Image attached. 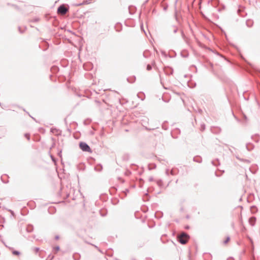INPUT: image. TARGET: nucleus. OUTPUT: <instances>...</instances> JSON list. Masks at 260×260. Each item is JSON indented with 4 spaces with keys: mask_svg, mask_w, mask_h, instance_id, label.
Masks as SVG:
<instances>
[{
    "mask_svg": "<svg viewBox=\"0 0 260 260\" xmlns=\"http://www.w3.org/2000/svg\"><path fill=\"white\" fill-rule=\"evenodd\" d=\"M189 238V237L187 234L183 233L178 238V241L182 244H185L187 242Z\"/></svg>",
    "mask_w": 260,
    "mask_h": 260,
    "instance_id": "obj_1",
    "label": "nucleus"
},
{
    "mask_svg": "<svg viewBox=\"0 0 260 260\" xmlns=\"http://www.w3.org/2000/svg\"><path fill=\"white\" fill-rule=\"evenodd\" d=\"M80 148L85 152H91V150L89 146L85 142H81L79 143Z\"/></svg>",
    "mask_w": 260,
    "mask_h": 260,
    "instance_id": "obj_2",
    "label": "nucleus"
},
{
    "mask_svg": "<svg viewBox=\"0 0 260 260\" xmlns=\"http://www.w3.org/2000/svg\"><path fill=\"white\" fill-rule=\"evenodd\" d=\"M69 11V8L62 4L59 6L57 9V13L61 15L66 14Z\"/></svg>",
    "mask_w": 260,
    "mask_h": 260,
    "instance_id": "obj_3",
    "label": "nucleus"
},
{
    "mask_svg": "<svg viewBox=\"0 0 260 260\" xmlns=\"http://www.w3.org/2000/svg\"><path fill=\"white\" fill-rule=\"evenodd\" d=\"M180 131L179 129H174L172 132H171V135L172 136V137H173L174 138H177V137L176 135V134H180Z\"/></svg>",
    "mask_w": 260,
    "mask_h": 260,
    "instance_id": "obj_4",
    "label": "nucleus"
},
{
    "mask_svg": "<svg viewBox=\"0 0 260 260\" xmlns=\"http://www.w3.org/2000/svg\"><path fill=\"white\" fill-rule=\"evenodd\" d=\"M256 221V218L254 216L251 217L249 219V223L251 226H254Z\"/></svg>",
    "mask_w": 260,
    "mask_h": 260,
    "instance_id": "obj_5",
    "label": "nucleus"
},
{
    "mask_svg": "<svg viewBox=\"0 0 260 260\" xmlns=\"http://www.w3.org/2000/svg\"><path fill=\"white\" fill-rule=\"evenodd\" d=\"M193 161L198 163H201L202 161V159L200 156H196L193 157Z\"/></svg>",
    "mask_w": 260,
    "mask_h": 260,
    "instance_id": "obj_6",
    "label": "nucleus"
},
{
    "mask_svg": "<svg viewBox=\"0 0 260 260\" xmlns=\"http://www.w3.org/2000/svg\"><path fill=\"white\" fill-rule=\"evenodd\" d=\"M246 24L248 27H251L253 24V21L252 20H247L246 21Z\"/></svg>",
    "mask_w": 260,
    "mask_h": 260,
    "instance_id": "obj_7",
    "label": "nucleus"
},
{
    "mask_svg": "<svg viewBox=\"0 0 260 260\" xmlns=\"http://www.w3.org/2000/svg\"><path fill=\"white\" fill-rule=\"evenodd\" d=\"M34 228L32 225H28L27 227L26 228V231L28 233H31L33 231Z\"/></svg>",
    "mask_w": 260,
    "mask_h": 260,
    "instance_id": "obj_8",
    "label": "nucleus"
},
{
    "mask_svg": "<svg viewBox=\"0 0 260 260\" xmlns=\"http://www.w3.org/2000/svg\"><path fill=\"white\" fill-rule=\"evenodd\" d=\"M148 118H146V117H144V118L143 119H142V124L143 126H145L146 127V126L145 125L146 124V123L148 122Z\"/></svg>",
    "mask_w": 260,
    "mask_h": 260,
    "instance_id": "obj_9",
    "label": "nucleus"
},
{
    "mask_svg": "<svg viewBox=\"0 0 260 260\" xmlns=\"http://www.w3.org/2000/svg\"><path fill=\"white\" fill-rule=\"evenodd\" d=\"M254 148V146L252 144H247L246 145V148L248 151H251Z\"/></svg>",
    "mask_w": 260,
    "mask_h": 260,
    "instance_id": "obj_10",
    "label": "nucleus"
},
{
    "mask_svg": "<svg viewBox=\"0 0 260 260\" xmlns=\"http://www.w3.org/2000/svg\"><path fill=\"white\" fill-rule=\"evenodd\" d=\"M136 80V77L134 76L132 78H127V80L129 83H133L135 82Z\"/></svg>",
    "mask_w": 260,
    "mask_h": 260,
    "instance_id": "obj_11",
    "label": "nucleus"
},
{
    "mask_svg": "<svg viewBox=\"0 0 260 260\" xmlns=\"http://www.w3.org/2000/svg\"><path fill=\"white\" fill-rule=\"evenodd\" d=\"M156 184L159 187H161L163 185L162 181L161 179L157 180L156 181Z\"/></svg>",
    "mask_w": 260,
    "mask_h": 260,
    "instance_id": "obj_12",
    "label": "nucleus"
},
{
    "mask_svg": "<svg viewBox=\"0 0 260 260\" xmlns=\"http://www.w3.org/2000/svg\"><path fill=\"white\" fill-rule=\"evenodd\" d=\"M90 3V0H84L81 4H79L78 6H80L81 5H87Z\"/></svg>",
    "mask_w": 260,
    "mask_h": 260,
    "instance_id": "obj_13",
    "label": "nucleus"
},
{
    "mask_svg": "<svg viewBox=\"0 0 260 260\" xmlns=\"http://www.w3.org/2000/svg\"><path fill=\"white\" fill-rule=\"evenodd\" d=\"M252 139H253V140L256 142H258L259 141V138H258L257 136H252Z\"/></svg>",
    "mask_w": 260,
    "mask_h": 260,
    "instance_id": "obj_14",
    "label": "nucleus"
},
{
    "mask_svg": "<svg viewBox=\"0 0 260 260\" xmlns=\"http://www.w3.org/2000/svg\"><path fill=\"white\" fill-rule=\"evenodd\" d=\"M12 253L14 255H19L20 254V252L18 251H17V250L13 251Z\"/></svg>",
    "mask_w": 260,
    "mask_h": 260,
    "instance_id": "obj_15",
    "label": "nucleus"
},
{
    "mask_svg": "<svg viewBox=\"0 0 260 260\" xmlns=\"http://www.w3.org/2000/svg\"><path fill=\"white\" fill-rule=\"evenodd\" d=\"M205 127H206V126H205V124H202L201 125V130L202 131H203L205 129Z\"/></svg>",
    "mask_w": 260,
    "mask_h": 260,
    "instance_id": "obj_16",
    "label": "nucleus"
},
{
    "mask_svg": "<svg viewBox=\"0 0 260 260\" xmlns=\"http://www.w3.org/2000/svg\"><path fill=\"white\" fill-rule=\"evenodd\" d=\"M24 136L28 140H30V135L28 133L25 134Z\"/></svg>",
    "mask_w": 260,
    "mask_h": 260,
    "instance_id": "obj_17",
    "label": "nucleus"
},
{
    "mask_svg": "<svg viewBox=\"0 0 260 260\" xmlns=\"http://www.w3.org/2000/svg\"><path fill=\"white\" fill-rule=\"evenodd\" d=\"M40 20L39 18L36 17L32 20V22H36L39 21Z\"/></svg>",
    "mask_w": 260,
    "mask_h": 260,
    "instance_id": "obj_18",
    "label": "nucleus"
},
{
    "mask_svg": "<svg viewBox=\"0 0 260 260\" xmlns=\"http://www.w3.org/2000/svg\"><path fill=\"white\" fill-rule=\"evenodd\" d=\"M230 240V237H228L226 240L223 242L224 244H226Z\"/></svg>",
    "mask_w": 260,
    "mask_h": 260,
    "instance_id": "obj_19",
    "label": "nucleus"
},
{
    "mask_svg": "<svg viewBox=\"0 0 260 260\" xmlns=\"http://www.w3.org/2000/svg\"><path fill=\"white\" fill-rule=\"evenodd\" d=\"M151 69H152V67H151V65H150V64H148V65L147 66V70L148 71H150V70H151Z\"/></svg>",
    "mask_w": 260,
    "mask_h": 260,
    "instance_id": "obj_20",
    "label": "nucleus"
},
{
    "mask_svg": "<svg viewBox=\"0 0 260 260\" xmlns=\"http://www.w3.org/2000/svg\"><path fill=\"white\" fill-rule=\"evenodd\" d=\"M59 249H60L59 246H57L54 248V250H55V251H57L59 250Z\"/></svg>",
    "mask_w": 260,
    "mask_h": 260,
    "instance_id": "obj_21",
    "label": "nucleus"
},
{
    "mask_svg": "<svg viewBox=\"0 0 260 260\" xmlns=\"http://www.w3.org/2000/svg\"><path fill=\"white\" fill-rule=\"evenodd\" d=\"M100 168H98V167H95V170H96L97 171H101L102 169V167L101 165H100Z\"/></svg>",
    "mask_w": 260,
    "mask_h": 260,
    "instance_id": "obj_22",
    "label": "nucleus"
},
{
    "mask_svg": "<svg viewBox=\"0 0 260 260\" xmlns=\"http://www.w3.org/2000/svg\"><path fill=\"white\" fill-rule=\"evenodd\" d=\"M39 250H40V248H38V247H36V248H35V251L36 253H37V252H38L39 251Z\"/></svg>",
    "mask_w": 260,
    "mask_h": 260,
    "instance_id": "obj_23",
    "label": "nucleus"
},
{
    "mask_svg": "<svg viewBox=\"0 0 260 260\" xmlns=\"http://www.w3.org/2000/svg\"><path fill=\"white\" fill-rule=\"evenodd\" d=\"M124 193H125V194L126 195L127 193L129 192V190L128 189H126L124 191Z\"/></svg>",
    "mask_w": 260,
    "mask_h": 260,
    "instance_id": "obj_24",
    "label": "nucleus"
},
{
    "mask_svg": "<svg viewBox=\"0 0 260 260\" xmlns=\"http://www.w3.org/2000/svg\"><path fill=\"white\" fill-rule=\"evenodd\" d=\"M153 180H154V179H153V177H150L149 178V181H153Z\"/></svg>",
    "mask_w": 260,
    "mask_h": 260,
    "instance_id": "obj_25",
    "label": "nucleus"
},
{
    "mask_svg": "<svg viewBox=\"0 0 260 260\" xmlns=\"http://www.w3.org/2000/svg\"><path fill=\"white\" fill-rule=\"evenodd\" d=\"M177 30H178V29L176 28H175V29H174L173 32H174V33H176V32H177Z\"/></svg>",
    "mask_w": 260,
    "mask_h": 260,
    "instance_id": "obj_26",
    "label": "nucleus"
},
{
    "mask_svg": "<svg viewBox=\"0 0 260 260\" xmlns=\"http://www.w3.org/2000/svg\"><path fill=\"white\" fill-rule=\"evenodd\" d=\"M95 102L97 104H98V105H99V104H100V101H98V100H95Z\"/></svg>",
    "mask_w": 260,
    "mask_h": 260,
    "instance_id": "obj_27",
    "label": "nucleus"
},
{
    "mask_svg": "<svg viewBox=\"0 0 260 260\" xmlns=\"http://www.w3.org/2000/svg\"><path fill=\"white\" fill-rule=\"evenodd\" d=\"M59 239V236H55V239L57 240Z\"/></svg>",
    "mask_w": 260,
    "mask_h": 260,
    "instance_id": "obj_28",
    "label": "nucleus"
},
{
    "mask_svg": "<svg viewBox=\"0 0 260 260\" xmlns=\"http://www.w3.org/2000/svg\"><path fill=\"white\" fill-rule=\"evenodd\" d=\"M212 164L214 165V166H216V165L215 164H214V161H212Z\"/></svg>",
    "mask_w": 260,
    "mask_h": 260,
    "instance_id": "obj_29",
    "label": "nucleus"
},
{
    "mask_svg": "<svg viewBox=\"0 0 260 260\" xmlns=\"http://www.w3.org/2000/svg\"><path fill=\"white\" fill-rule=\"evenodd\" d=\"M18 28H19V30L20 32L21 33H22V32L20 30V27H19Z\"/></svg>",
    "mask_w": 260,
    "mask_h": 260,
    "instance_id": "obj_30",
    "label": "nucleus"
},
{
    "mask_svg": "<svg viewBox=\"0 0 260 260\" xmlns=\"http://www.w3.org/2000/svg\"><path fill=\"white\" fill-rule=\"evenodd\" d=\"M141 29H143V25H142L141 26Z\"/></svg>",
    "mask_w": 260,
    "mask_h": 260,
    "instance_id": "obj_31",
    "label": "nucleus"
},
{
    "mask_svg": "<svg viewBox=\"0 0 260 260\" xmlns=\"http://www.w3.org/2000/svg\"><path fill=\"white\" fill-rule=\"evenodd\" d=\"M73 257L74 258V259H75V260H78V259H76V258H75V255H74V256H73Z\"/></svg>",
    "mask_w": 260,
    "mask_h": 260,
    "instance_id": "obj_32",
    "label": "nucleus"
},
{
    "mask_svg": "<svg viewBox=\"0 0 260 260\" xmlns=\"http://www.w3.org/2000/svg\"><path fill=\"white\" fill-rule=\"evenodd\" d=\"M53 256H52L51 257V258L50 260H51L52 259H53Z\"/></svg>",
    "mask_w": 260,
    "mask_h": 260,
    "instance_id": "obj_33",
    "label": "nucleus"
},
{
    "mask_svg": "<svg viewBox=\"0 0 260 260\" xmlns=\"http://www.w3.org/2000/svg\"><path fill=\"white\" fill-rule=\"evenodd\" d=\"M210 65L212 67H213V64L212 63H211Z\"/></svg>",
    "mask_w": 260,
    "mask_h": 260,
    "instance_id": "obj_34",
    "label": "nucleus"
}]
</instances>
